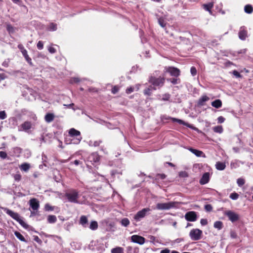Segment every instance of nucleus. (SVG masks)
Masks as SVG:
<instances>
[{
  "instance_id": "obj_51",
  "label": "nucleus",
  "mask_w": 253,
  "mask_h": 253,
  "mask_svg": "<svg viewBox=\"0 0 253 253\" xmlns=\"http://www.w3.org/2000/svg\"><path fill=\"white\" fill-rule=\"evenodd\" d=\"M34 240L39 243V244H42V241L39 238V237L37 236H34Z\"/></svg>"
},
{
  "instance_id": "obj_21",
  "label": "nucleus",
  "mask_w": 253,
  "mask_h": 253,
  "mask_svg": "<svg viewBox=\"0 0 253 253\" xmlns=\"http://www.w3.org/2000/svg\"><path fill=\"white\" fill-rule=\"evenodd\" d=\"M213 4L214 2L212 1L208 3L203 4L202 7L205 10L209 11L210 13H211V9L212 8Z\"/></svg>"
},
{
  "instance_id": "obj_52",
  "label": "nucleus",
  "mask_w": 253,
  "mask_h": 253,
  "mask_svg": "<svg viewBox=\"0 0 253 253\" xmlns=\"http://www.w3.org/2000/svg\"><path fill=\"white\" fill-rule=\"evenodd\" d=\"M14 178L15 181H19L21 179V175L20 174H16L14 176Z\"/></svg>"
},
{
  "instance_id": "obj_42",
  "label": "nucleus",
  "mask_w": 253,
  "mask_h": 253,
  "mask_svg": "<svg viewBox=\"0 0 253 253\" xmlns=\"http://www.w3.org/2000/svg\"><path fill=\"white\" fill-rule=\"evenodd\" d=\"M158 22L159 24L162 27L164 28L165 27L166 24L165 20L163 18H160L158 20Z\"/></svg>"
},
{
  "instance_id": "obj_10",
  "label": "nucleus",
  "mask_w": 253,
  "mask_h": 253,
  "mask_svg": "<svg viewBox=\"0 0 253 253\" xmlns=\"http://www.w3.org/2000/svg\"><path fill=\"white\" fill-rule=\"evenodd\" d=\"M130 239L132 242L140 245L144 244L145 242V239L143 237L137 235H132L131 236Z\"/></svg>"
},
{
  "instance_id": "obj_6",
  "label": "nucleus",
  "mask_w": 253,
  "mask_h": 253,
  "mask_svg": "<svg viewBox=\"0 0 253 253\" xmlns=\"http://www.w3.org/2000/svg\"><path fill=\"white\" fill-rule=\"evenodd\" d=\"M224 215L227 216L229 220L232 222H236L240 218V216L238 214L230 210L225 211L224 212Z\"/></svg>"
},
{
  "instance_id": "obj_28",
  "label": "nucleus",
  "mask_w": 253,
  "mask_h": 253,
  "mask_svg": "<svg viewBox=\"0 0 253 253\" xmlns=\"http://www.w3.org/2000/svg\"><path fill=\"white\" fill-rule=\"evenodd\" d=\"M120 223L123 226L127 227L130 224V221L127 218H124L121 219Z\"/></svg>"
},
{
  "instance_id": "obj_26",
  "label": "nucleus",
  "mask_w": 253,
  "mask_h": 253,
  "mask_svg": "<svg viewBox=\"0 0 253 253\" xmlns=\"http://www.w3.org/2000/svg\"><path fill=\"white\" fill-rule=\"evenodd\" d=\"M212 106L215 108H219L222 106V102L220 99H216L211 102Z\"/></svg>"
},
{
  "instance_id": "obj_58",
  "label": "nucleus",
  "mask_w": 253,
  "mask_h": 253,
  "mask_svg": "<svg viewBox=\"0 0 253 253\" xmlns=\"http://www.w3.org/2000/svg\"><path fill=\"white\" fill-rule=\"evenodd\" d=\"M48 51L51 53H54L56 52V49L52 46H50L48 48Z\"/></svg>"
},
{
  "instance_id": "obj_7",
  "label": "nucleus",
  "mask_w": 253,
  "mask_h": 253,
  "mask_svg": "<svg viewBox=\"0 0 253 253\" xmlns=\"http://www.w3.org/2000/svg\"><path fill=\"white\" fill-rule=\"evenodd\" d=\"M150 211V209L149 208H144L142 210L138 211L136 214L134 216V219L136 221H139L141 220L143 218H144L147 212H149Z\"/></svg>"
},
{
  "instance_id": "obj_27",
  "label": "nucleus",
  "mask_w": 253,
  "mask_h": 253,
  "mask_svg": "<svg viewBox=\"0 0 253 253\" xmlns=\"http://www.w3.org/2000/svg\"><path fill=\"white\" fill-rule=\"evenodd\" d=\"M98 225L97 221L92 220L90 222L89 226V229L92 230H95L98 228Z\"/></svg>"
},
{
  "instance_id": "obj_50",
  "label": "nucleus",
  "mask_w": 253,
  "mask_h": 253,
  "mask_svg": "<svg viewBox=\"0 0 253 253\" xmlns=\"http://www.w3.org/2000/svg\"><path fill=\"white\" fill-rule=\"evenodd\" d=\"M119 88L117 86H114L111 90V92L113 94H115L117 93L119 91Z\"/></svg>"
},
{
  "instance_id": "obj_37",
  "label": "nucleus",
  "mask_w": 253,
  "mask_h": 253,
  "mask_svg": "<svg viewBox=\"0 0 253 253\" xmlns=\"http://www.w3.org/2000/svg\"><path fill=\"white\" fill-rule=\"evenodd\" d=\"M213 130L215 132L220 133L223 131V128L221 126H216L213 127Z\"/></svg>"
},
{
  "instance_id": "obj_33",
  "label": "nucleus",
  "mask_w": 253,
  "mask_h": 253,
  "mask_svg": "<svg viewBox=\"0 0 253 253\" xmlns=\"http://www.w3.org/2000/svg\"><path fill=\"white\" fill-rule=\"evenodd\" d=\"M15 236L20 241L25 242V239L24 236L19 232L15 231L14 232Z\"/></svg>"
},
{
  "instance_id": "obj_32",
  "label": "nucleus",
  "mask_w": 253,
  "mask_h": 253,
  "mask_svg": "<svg viewBox=\"0 0 253 253\" xmlns=\"http://www.w3.org/2000/svg\"><path fill=\"white\" fill-rule=\"evenodd\" d=\"M245 12L247 13L250 14L253 11V8L251 5L247 4L244 7Z\"/></svg>"
},
{
  "instance_id": "obj_36",
  "label": "nucleus",
  "mask_w": 253,
  "mask_h": 253,
  "mask_svg": "<svg viewBox=\"0 0 253 253\" xmlns=\"http://www.w3.org/2000/svg\"><path fill=\"white\" fill-rule=\"evenodd\" d=\"M239 195L236 192H233L230 194L229 197L233 200H236L238 199Z\"/></svg>"
},
{
  "instance_id": "obj_25",
  "label": "nucleus",
  "mask_w": 253,
  "mask_h": 253,
  "mask_svg": "<svg viewBox=\"0 0 253 253\" xmlns=\"http://www.w3.org/2000/svg\"><path fill=\"white\" fill-rule=\"evenodd\" d=\"M215 168L217 170H223L225 169L226 165L224 163L217 162L215 164Z\"/></svg>"
},
{
  "instance_id": "obj_45",
  "label": "nucleus",
  "mask_w": 253,
  "mask_h": 253,
  "mask_svg": "<svg viewBox=\"0 0 253 253\" xmlns=\"http://www.w3.org/2000/svg\"><path fill=\"white\" fill-rule=\"evenodd\" d=\"M6 118V114L4 111H0V119L4 120Z\"/></svg>"
},
{
  "instance_id": "obj_31",
  "label": "nucleus",
  "mask_w": 253,
  "mask_h": 253,
  "mask_svg": "<svg viewBox=\"0 0 253 253\" xmlns=\"http://www.w3.org/2000/svg\"><path fill=\"white\" fill-rule=\"evenodd\" d=\"M20 168L21 170L24 171H27L30 168V165L27 163H24L20 166Z\"/></svg>"
},
{
  "instance_id": "obj_24",
  "label": "nucleus",
  "mask_w": 253,
  "mask_h": 253,
  "mask_svg": "<svg viewBox=\"0 0 253 253\" xmlns=\"http://www.w3.org/2000/svg\"><path fill=\"white\" fill-rule=\"evenodd\" d=\"M69 135L73 137V136H80L81 133L79 130H77L75 129L74 128H71L69 131Z\"/></svg>"
},
{
  "instance_id": "obj_56",
  "label": "nucleus",
  "mask_w": 253,
  "mask_h": 253,
  "mask_svg": "<svg viewBox=\"0 0 253 253\" xmlns=\"http://www.w3.org/2000/svg\"><path fill=\"white\" fill-rule=\"evenodd\" d=\"M200 223L202 225L205 226L208 224V221L206 219L202 218L200 220Z\"/></svg>"
},
{
  "instance_id": "obj_1",
  "label": "nucleus",
  "mask_w": 253,
  "mask_h": 253,
  "mask_svg": "<svg viewBox=\"0 0 253 253\" xmlns=\"http://www.w3.org/2000/svg\"><path fill=\"white\" fill-rule=\"evenodd\" d=\"M2 209L11 218L16 220L23 227L28 229L29 225L25 222L21 218L19 214L7 208H2Z\"/></svg>"
},
{
  "instance_id": "obj_46",
  "label": "nucleus",
  "mask_w": 253,
  "mask_h": 253,
  "mask_svg": "<svg viewBox=\"0 0 253 253\" xmlns=\"http://www.w3.org/2000/svg\"><path fill=\"white\" fill-rule=\"evenodd\" d=\"M166 177V175L163 173V174L159 173L156 175V179H164Z\"/></svg>"
},
{
  "instance_id": "obj_23",
  "label": "nucleus",
  "mask_w": 253,
  "mask_h": 253,
  "mask_svg": "<svg viewBox=\"0 0 253 253\" xmlns=\"http://www.w3.org/2000/svg\"><path fill=\"white\" fill-rule=\"evenodd\" d=\"M22 55L24 57L25 60L27 61V62L30 64L31 66H33L32 59L29 56L28 54V52L27 50H23L22 51Z\"/></svg>"
},
{
  "instance_id": "obj_57",
  "label": "nucleus",
  "mask_w": 253,
  "mask_h": 253,
  "mask_svg": "<svg viewBox=\"0 0 253 253\" xmlns=\"http://www.w3.org/2000/svg\"><path fill=\"white\" fill-rule=\"evenodd\" d=\"M217 121H218V123L221 124L224 122L225 118L224 117H223L222 116H220V117H218Z\"/></svg>"
},
{
  "instance_id": "obj_47",
  "label": "nucleus",
  "mask_w": 253,
  "mask_h": 253,
  "mask_svg": "<svg viewBox=\"0 0 253 253\" xmlns=\"http://www.w3.org/2000/svg\"><path fill=\"white\" fill-rule=\"evenodd\" d=\"M190 72L193 76H195L197 74V70L195 67H192L190 69Z\"/></svg>"
},
{
  "instance_id": "obj_53",
  "label": "nucleus",
  "mask_w": 253,
  "mask_h": 253,
  "mask_svg": "<svg viewBox=\"0 0 253 253\" xmlns=\"http://www.w3.org/2000/svg\"><path fill=\"white\" fill-rule=\"evenodd\" d=\"M134 90V87L130 86V87L126 88V93L127 94H129V93L132 92Z\"/></svg>"
},
{
  "instance_id": "obj_38",
  "label": "nucleus",
  "mask_w": 253,
  "mask_h": 253,
  "mask_svg": "<svg viewBox=\"0 0 253 253\" xmlns=\"http://www.w3.org/2000/svg\"><path fill=\"white\" fill-rule=\"evenodd\" d=\"M6 30L9 33H13L15 32L14 28L10 24L7 25Z\"/></svg>"
},
{
  "instance_id": "obj_59",
  "label": "nucleus",
  "mask_w": 253,
  "mask_h": 253,
  "mask_svg": "<svg viewBox=\"0 0 253 253\" xmlns=\"http://www.w3.org/2000/svg\"><path fill=\"white\" fill-rule=\"evenodd\" d=\"M82 139V137L80 136L79 138H77L73 142L74 144H79Z\"/></svg>"
},
{
  "instance_id": "obj_8",
  "label": "nucleus",
  "mask_w": 253,
  "mask_h": 253,
  "mask_svg": "<svg viewBox=\"0 0 253 253\" xmlns=\"http://www.w3.org/2000/svg\"><path fill=\"white\" fill-rule=\"evenodd\" d=\"M184 217L187 221L190 222L195 221L198 218L197 213L194 211L187 212L185 213Z\"/></svg>"
},
{
  "instance_id": "obj_11",
  "label": "nucleus",
  "mask_w": 253,
  "mask_h": 253,
  "mask_svg": "<svg viewBox=\"0 0 253 253\" xmlns=\"http://www.w3.org/2000/svg\"><path fill=\"white\" fill-rule=\"evenodd\" d=\"M238 36L241 40L245 41L248 37V31L245 26L241 27L238 33Z\"/></svg>"
},
{
  "instance_id": "obj_30",
  "label": "nucleus",
  "mask_w": 253,
  "mask_h": 253,
  "mask_svg": "<svg viewBox=\"0 0 253 253\" xmlns=\"http://www.w3.org/2000/svg\"><path fill=\"white\" fill-rule=\"evenodd\" d=\"M213 227L218 230H220L223 227V223L220 221H216L214 223Z\"/></svg>"
},
{
  "instance_id": "obj_29",
  "label": "nucleus",
  "mask_w": 253,
  "mask_h": 253,
  "mask_svg": "<svg viewBox=\"0 0 253 253\" xmlns=\"http://www.w3.org/2000/svg\"><path fill=\"white\" fill-rule=\"evenodd\" d=\"M57 221V218L55 215H49L47 217V221L49 223H54Z\"/></svg>"
},
{
  "instance_id": "obj_61",
  "label": "nucleus",
  "mask_w": 253,
  "mask_h": 253,
  "mask_svg": "<svg viewBox=\"0 0 253 253\" xmlns=\"http://www.w3.org/2000/svg\"><path fill=\"white\" fill-rule=\"evenodd\" d=\"M18 47L19 49L21 50V52L22 53V51L23 50H26L25 49H24L23 46L22 44H19L18 45Z\"/></svg>"
},
{
  "instance_id": "obj_54",
  "label": "nucleus",
  "mask_w": 253,
  "mask_h": 253,
  "mask_svg": "<svg viewBox=\"0 0 253 253\" xmlns=\"http://www.w3.org/2000/svg\"><path fill=\"white\" fill-rule=\"evenodd\" d=\"M7 157V154L4 151H0V157L2 159H5Z\"/></svg>"
},
{
  "instance_id": "obj_15",
  "label": "nucleus",
  "mask_w": 253,
  "mask_h": 253,
  "mask_svg": "<svg viewBox=\"0 0 253 253\" xmlns=\"http://www.w3.org/2000/svg\"><path fill=\"white\" fill-rule=\"evenodd\" d=\"M32 127V124L30 122L26 121L20 126L19 130L27 131Z\"/></svg>"
},
{
  "instance_id": "obj_3",
  "label": "nucleus",
  "mask_w": 253,
  "mask_h": 253,
  "mask_svg": "<svg viewBox=\"0 0 253 253\" xmlns=\"http://www.w3.org/2000/svg\"><path fill=\"white\" fill-rule=\"evenodd\" d=\"M149 81L154 86L161 87L164 84L165 79L164 77L156 78L151 76L149 78Z\"/></svg>"
},
{
  "instance_id": "obj_22",
  "label": "nucleus",
  "mask_w": 253,
  "mask_h": 253,
  "mask_svg": "<svg viewBox=\"0 0 253 253\" xmlns=\"http://www.w3.org/2000/svg\"><path fill=\"white\" fill-rule=\"evenodd\" d=\"M54 115L52 113H47L44 116V120L46 123H49L53 121Z\"/></svg>"
},
{
  "instance_id": "obj_55",
  "label": "nucleus",
  "mask_w": 253,
  "mask_h": 253,
  "mask_svg": "<svg viewBox=\"0 0 253 253\" xmlns=\"http://www.w3.org/2000/svg\"><path fill=\"white\" fill-rule=\"evenodd\" d=\"M233 74L236 77V78H241L242 76L240 75V74L236 70H234L233 71Z\"/></svg>"
},
{
  "instance_id": "obj_20",
  "label": "nucleus",
  "mask_w": 253,
  "mask_h": 253,
  "mask_svg": "<svg viewBox=\"0 0 253 253\" xmlns=\"http://www.w3.org/2000/svg\"><path fill=\"white\" fill-rule=\"evenodd\" d=\"M156 89V88L154 86L150 85L148 87L144 90L143 93L145 95L151 96L152 93V91Z\"/></svg>"
},
{
  "instance_id": "obj_18",
  "label": "nucleus",
  "mask_w": 253,
  "mask_h": 253,
  "mask_svg": "<svg viewBox=\"0 0 253 253\" xmlns=\"http://www.w3.org/2000/svg\"><path fill=\"white\" fill-rule=\"evenodd\" d=\"M189 150L192 152L193 154L195 155L196 156L200 157H205V155L204 153L200 150H198L197 149H193L192 148H189Z\"/></svg>"
},
{
  "instance_id": "obj_35",
  "label": "nucleus",
  "mask_w": 253,
  "mask_h": 253,
  "mask_svg": "<svg viewBox=\"0 0 253 253\" xmlns=\"http://www.w3.org/2000/svg\"><path fill=\"white\" fill-rule=\"evenodd\" d=\"M57 24L53 23H50L48 27V29L50 31H55L57 30Z\"/></svg>"
},
{
  "instance_id": "obj_39",
  "label": "nucleus",
  "mask_w": 253,
  "mask_h": 253,
  "mask_svg": "<svg viewBox=\"0 0 253 253\" xmlns=\"http://www.w3.org/2000/svg\"><path fill=\"white\" fill-rule=\"evenodd\" d=\"M237 183L239 187L242 186L245 183V181L244 179L239 178L237 180Z\"/></svg>"
},
{
  "instance_id": "obj_4",
  "label": "nucleus",
  "mask_w": 253,
  "mask_h": 253,
  "mask_svg": "<svg viewBox=\"0 0 253 253\" xmlns=\"http://www.w3.org/2000/svg\"><path fill=\"white\" fill-rule=\"evenodd\" d=\"M175 202H170L165 203H158L156 205V209L159 210H168L172 209L175 206Z\"/></svg>"
},
{
  "instance_id": "obj_19",
  "label": "nucleus",
  "mask_w": 253,
  "mask_h": 253,
  "mask_svg": "<svg viewBox=\"0 0 253 253\" xmlns=\"http://www.w3.org/2000/svg\"><path fill=\"white\" fill-rule=\"evenodd\" d=\"M79 223L82 225L85 228L88 225V219L86 216L82 215L80 217Z\"/></svg>"
},
{
  "instance_id": "obj_64",
  "label": "nucleus",
  "mask_w": 253,
  "mask_h": 253,
  "mask_svg": "<svg viewBox=\"0 0 253 253\" xmlns=\"http://www.w3.org/2000/svg\"><path fill=\"white\" fill-rule=\"evenodd\" d=\"M2 65L5 67H7L8 66V62L7 61H3Z\"/></svg>"
},
{
  "instance_id": "obj_60",
  "label": "nucleus",
  "mask_w": 253,
  "mask_h": 253,
  "mask_svg": "<svg viewBox=\"0 0 253 253\" xmlns=\"http://www.w3.org/2000/svg\"><path fill=\"white\" fill-rule=\"evenodd\" d=\"M231 237L232 238H237V234L234 232H231L230 234Z\"/></svg>"
},
{
  "instance_id": "obj_63",
  "label": "nucleus",
  "mask_w": 253,
  "mask_h": 253,
  "mask_svg": "<svg viewBox=\"0 0 253 253\" xmlns=\"http://www.w3.org/2000/svg\"><path fill=\"white\" fill-rule=\"evenodd\" d=\"M179 175L182 177H187L188 176L186 172H181L180 173Z\"/></svg>"
},
{
  "instance_id": "obj_13",
  "label": "nucleus",
  "mask_w": 253,
  "mask_h": 253,
  "mask_svg": "<svg viewBox=\"0 0 253 253\" xmlns=\"http://www.w3.org/2000/svg\"><path fill=\"white\" fill-rule=\"evenodd\" d=\"M30 207L33 211H38L40 207L39 201L36 198H33L29 201Z\"/></svg>"
},
{
  "instance_id": "obj_9",
  "label": "nucleus",
  "mask_w": 253,
  "mask_h": 253,
  "mask_svg": "<svg viewBox=\"0 0 253 253\" xmlns=\"http://www.w3.org/2000/svg\"><path fill=\"white\" fill-rule=\"evenodd\" d=\"M165 70L166 72H168L172 76L177 77L180 75V70L173 67H166Z\"/></svg>"
},
{
  "instance_id": "obj_34",
  "label": "nucleus",
  "mask_w": 253,
  "mask_h": 253,
  "mask_svg": "<svg viewBox=\"0 0 253 253\" xmlns=\"http://www.w3.org/2000/svg\"><path fill=\"white\" fill-rule=\"evenodd\" d=\"M112 253H124L123 249L121 247L113 248L111 250Z\"/></svg>"
},
{
  "instance_id": "obj_41",
  "label": "nucleus",
  "mask_w": 253,
  "mask_h": 253,
  "mask_svg": "<svg viewBox=\"0 0 253 253\" xmlns=\"http://www.w3.org/2000/svg\"><path fill=\"white\" fill-rule=\"evenodd\" d=\"M170 97V95L169 93H165L163 95L162 100L168 101Z\"/></svg>"
},
{
  "instance_id": "obj_14",
  "label": "nucleus",
  "mask_w": 253,
  "mask_h": 253,
  "mask_svg": "<svg viewBox=\"0 0 253 253\" xmlns=\"http://www.w3.org/2000/svg\"><path fill=\"white\" fill-rule=\"evenodd\" d=\"M210 180V173L209 172H205L202 175V177L200 180V183L201 185H204L209 182Z\"/></svg>"
},
{
  "instance_id": "obj_62",
  "label": "nucleus",
  "mask_w": 253,
  "mask_h": 253,
  "mask_svg": "<svg viewBox=\"0 0 253 253\" xmlns=\"http://www.w3.org/2000/svg\"><path fill=\"white\" fill-rule=\"evenodd\" d=\"M170 251L168 249L163 250L161 251L160 253H169Z\"/></svg>"
},
{
  "instance_id": "obj_12",
  "label": "nucleus",
  "mask_w": 253,
  "mask_h": 253,
  "mask_svg": "<svg viewBox=\"0 0 253 253\" xmlns=\"http://www.w3.org/2000/svg\"><path fill=\"white\" fill-rule=\"evenodd\" d=\"M161 118H162V119L163 120H171L173 122H177V123H178V124H179L180 125H183L185 126H188L187 123H185V122H184L182 120H180V119H176V118H172V117H170L169 116H168L167 115H163V116H162L161 117Z\"/></svg>"
},
{
  "instance_id": "obj_16",
  "label": "nucleus",
  "mask_w": 253,
  "mask_h": 253,
  "mask_svg": "<svg viewBox=\"0 0 253 253\" xmlns=\"http://www.w3.org/2000/svg\"><path fill=\"white\" fill-rule=\"evenodd\" d=\"M99 157L96 153H93L88 157V160L90 162L96 163L99 161Z\"/></svg>"
},
{
  "instance_id": "obj_44",
  "label": "nucleus",
  "mask_w": 253,
  "mask_h": 253,
  "mask_svg": "<svg viewBox=\"0 0 253 253\" xmlns=\"http://www.w3.org/2000/svg\"><path fill=\"white\" fill-rule=\"evenodd\" d=\"M205 210L207 211H211L212 210V207L210 204H207L205 206Z\"/></svg>"
},
{
  "instance_id": "obj_48",
  "label": "nucleus",
  "mask_w": 253,
  "mask_h": 253,
  "mask_svg": "<svg viewBox=\"0 0 253 253\" xmlns=\"http://www.w3.org/2000/svg\"><path fill=\"white\" fill-rule=\"evenodd\" d=\"M37 48L40 49V50H41L43 48V42L42 41H39L38 43H37Z\"/></svg>"
},
{
  "instance_id": "obj_2",
  "label": "nucleus",
  "mask_w": 253,
  "mask_h": 253,
  "mask_svg": "<svg viewBox=\"0 0 253 253\" xmlns=\"http://www.w3.org/2000/svg\"><path fill=\"white\" fill-rule=\"evenodd\" d=\"M69 202L73 203H78V199L79 198V193L74 189L70 190L65 194Z\"/></svg>"
},
{
  "instance_id": "obj_40",
  "label": "nucleus",
  "mask_w": 253,
  "mask_h": 253,
  "mask_svg": "<svg viewBox=\"0 0 253 253\" xmlns=\"http://www.w3.org/2000/svg\"><path fill=\"white\" fill-rule=\"evenodd\" d=\"M101 142H102V141H101V140L95 141L94 142L90 141L89 145L93 146L94 147H97V146H98Z\"/></svg>"
},
{
  "instance_id": "obj_43",
  "label": "nucleus",
  "mask_w": 253,
  "mask_h": 253,
  "mask_svg": "<svg viewBox=\"0 0 253 253\" xmlns=\"http://www.w3.org/2000/svg\"><path fill=\"white\" fill-rule=\"evenodd\" d=\"M44 209L46 211H53L54 208L53 207H52L49 204H47L45 205Z\"/></svg>"
},
{
  "instance_id": "obj_49",
  "label": "nucleus",
  "mask_w": 253,
  "mask_h": 253,
  "mask_svg": "<svg viewBox=\"0 0 253 253\" xmlns=\"http://www.w3.org/2000/svg\"><path fill=\"white\" fill-rule=\"evenodd\" d=\"M168 81H170L173 84H176L179 83V79H177L173 78L171 79H169L168 80Z\"/></svg>"
},
{
  "instance_id": "obj_17",
  "label": "nucleus",
  "mask_w": 253,
  "mask_h": 253,
  "mask_svg": "<svg viewBox=\"0 0 253 253\" xmlns=\"http://www.w3.org/2000/svg\"><path fill=\"white\" fill-rule=\"evenodd\" d=\"M210 98L207 95H203L199 98L198 101L197 105L199 106H202L205 105V103L209 100Z\"/></svg>"
},
{
  "instance_id": "obj_5",
  "label": "nucleus",
  "mask_w": 253,
  "mask_h": 253,
  "mask_svg": "<svg viewBox=\"0 0 253 253\" xmlns=\"http://www.w3.org/2000/svg\"><path fill=\"white\" fill-rule=\"evenodd\" d=\"M203 232L199 229H193L189 233V236L191 240L197 241L201 238Z\"/></svg>"
}]
</instances>
